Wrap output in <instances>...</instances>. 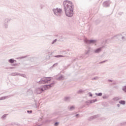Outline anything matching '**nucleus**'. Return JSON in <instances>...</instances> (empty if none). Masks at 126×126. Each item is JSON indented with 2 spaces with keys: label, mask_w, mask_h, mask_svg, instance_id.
Returning a JSON list of instances; mask_svg holds the SVG:
<instances>
[{
  "label": "nucleus",
  "mask_w": 126,
  "mask_h": 126,
  "mask_svg": "<svg viewBox=\"0 0 126 126\" xmlns=\"http://www.w3.org/2000/svg\"><path fill=\"white\" fill-rule=\"evenodd\" d=\"M103 99H108V98H109V95H103L102 96Z\"/></svg>",
  "instance_id": "nucleus-28"
},
{
  "label": "nucleus",
  "mask_w": 126,
  "mask_h": 126,
  "mask_svg": "<svg viewBox=\"0 0 126 126\" xmlns=\"http://www.w3.org/2000/svg\"><path fill=\"white\" fill-rule=\"evenodd\" d=\"M102 49H103V47H99L94 49V54H100V53L102 52Z\"/></svg>",
  "instance_id": "nucleus-9"
},
{
  "label": "nucleus",
  "mask_w": 126,
  "mask_h": 126,
  "mask_svg": "<svg viewBox=\"0 0 126 126\" xmlns=\"http://www.w3.org/2000/svg\"><path fill=\"white\" fill-rule=\"evenodd\" d=\"M9 69H14V68H15V67H9Z\"/></svg>",
  "instance_id": "nucleus-42"
},
{
  "label": "nucleus",
  "mask_w": 126,
  "mask_h": 126,
  "mask_svg": "<svg viewBox=\"0 0 126 126\" xmlns=\"http://www.w3.org/2000/svg\"><path fill=\"white\" fill-rule=\"evenodd\" d=\"M14 63H17L16 60H14Z\"/></svg>",
  "instance_id": "nucleus-52"
},
{
  "label": "nucleus",
  "mask_w": 126,
  "mask_h": 126,
  "mask_svg": "<svg viewBox=\"0 0 126 126\" xmlns=\"http://www.w3.org/2000/svg\"><path fill=\"white\" fill-rule=\"evenodd\" d=\"M64 79V77H63V76L62 75L57 78V80H63Z\"/></svg>",
  "instance_id": "nucleus-14"
},
{
  "label": "nucleus",
  "mask_w": 126,
  "mask_h": 126,
  "mask_svg": "<svg viewBox=\"0 0 126 126\" xmlns=\"http://www.w3.org/2000/svg\"><path fill=\"white\" fill-rule=\"evenodd\" d=\"M119 14H120V15H122V14H123V13H122V12L120 13Z\"/></svg>",
  "instance_id": "nucleus-51"
},
{
  "label": "nucleus",
  "mask_w": 126,
  "mask_h": 126,
  "mask_svg": "<svg viewBox=\"0 0 126 126\" xmlns=\"http://www.w3.org/2000/svg\"><path fill=\"white\" fill-rule=\"evenodd\" d=\"M101 22V20H97L96 21H95V24H99V23H100Z\"/></svg>",
  "instance_id": "nucleus-27"
},
{
  "label": "nucleus",
  "mask_w": 126,
  "mask_h": 126,
  "mask_svg": "<svg viewBox=\"0 0 126 126\" xmlns=\"http://www.w3.org/2000/svg\"><path fill=\"white\" fill-rule=\"evenodd\" d=\"M122 36H123L122 34H118L113 37H111V39H114V38H116V39H118V40H121V39H122Z\"/></svg>",
  "instance_id": "nucleus-11"
},
{
  "label": "nucleus",
  "mask_w": 126,
  "mask_h": 126,
  "mask_svg": "<svg viewBox=\"0 0 126 126\" xmlns=\"http://www.w3.org/2000/svg\"><path fill=\"white\" fill-rule=\"evenodd\" d=\"M51 77H43L40 79L39 81H38L39 84H45L46 83H48L49 81H51Z\"/></svg>",
  "instance_id": "nucleus-4"
},
{
  "label": "nucleus",
  "mask_w": 126,
  "mask_h": 126,
  "mask_svg": "<svg viewBox=\"0 0 126 126\" xmlns=\"http://www.w3.org/2000/svg\"><path fill=\"white\" fill-rule=\"evenodd\" d=\"M93 117H94V120H95V119H97V118H99V117H100V115L97 114V115L93 116Z\"/></svg>",
  "instance_id": "nucleus-20"
},
{
  "label": "nucleus",
  "mask_w": 126,
  "mask_h": 126,
  "mask_svg": "<svg viewBox=\"0 0 126 126\" xmlns=\"http://www.w3.org/2000/svg\"><path fill=\"white\" fill-rule=\"evenodd\" d=\"M67 109L69 111H73L75 108L73 106H71L70 107L68 106Z\"/></svg>",
  "instance_id": "nucleus-15"
},
{
  "label": "nucleus",
  "mask_w": 126,
  "mask_h": 126,
  "mask_svg": "<svg viewBox=\"0 0 126 126\" xmlns=\"http://www.w3.org/2000/svg\"><path fill=\"white\" fill-rule=\"evenodd\" d=\"M54 84H55V82H53L50 84L44 85L43 86L44 89H43V88H36L34 91V93L35 94H41V93H42V92H44V90H47V89H48V88H51V87H52V86H53Z\"/></svg>",
  "instance_id": "nucleus-2"
},
{
  "label": "nucleus",
  "mask_w": 126,
  "mask_h": 126,
  "mask_svg": "<svg viewBox=\"0 0 126 126\" xmlns=\"http://www.w3.org/2000/svg\"><path fill=\"white\" fill-rule=\"evenodd\" d=\"M11 21V18H5L4 20L3 26L4 28H7L8 27V22Z\"/></svg>",
  "instance_id": "nucleus-6"
},
{
  "label": "nucleus",
  "mask_w": 126,
  "mask_h": 126,
  "mask_svg": "<svg viewBox=\"0 0 126 126\" xmlns=\"http://www.w3.org/2000/svg\"><path fill=\"white\" fill-rule=\"evenodd\" d=\"M117 107H118V108H120V104H117Z\"/></svg>",
  "instance_id": "nucleus-46"
},
{
  "label": "nucleus",
  "mask_w": 126,
  "mask_h": 126,
  "mask_svg": "<svg viewBox=\"0 0 126 126\" xmlns=\"http://www.w3.org/2000/svg\"><path fill=\"white\" fill-rule=\"evenodd\" d=\"M65 52H66V51H63V53H65Z\"/></svg>",
  "instance_id": "nucleus-53"
},
{
  "label": "nucleus",
  "mask_w": 126,
  "mask_h": 126,
  "mask_svg": "<svg viewBox=\"0 0 126 126\" xmlns=\"http://www.w3.org/2000/svg\"><path fill=\"white\" fill-rule=\"evenodd\" d=\"M34 102H35V106H36V104H37V100H34Z\"/></svg>",
  "instance_id": "nucleus-48"
},
{
  "label": "nucleus",
  "mask_w": 126,
  "mask_h": 126,
  "mask_svg": "<svg viewBox=\"0 0 126 126\" xmlns=\"http://www.w3.org/2000/svg\"><path fill=\"white\" fill-rule=\"evenodd\" d=\"M95 94L96 96H102V95H103V94L102 93H95Z\"/></svg>",
  "instance_id": "nucleus-23"
},
{
  "label": "nucleus",
  "mask_w": 126,
  "mask_h": 126,
  "mask_svg": "<svg viewBox=\"0 0 126 126\" xmlns=\"http://www.w3.org/2000/svg\"><path fill=\"white\" fill-rule=\"evenodd\" d=\"M119 103L121 105H126V101L125 100H120Z\"/></svg>",
  "instance_id": "nucleus-19"
},
{
  "label": "nucleus",
  "mask_w": 126,
  "mask_h": 126,
  "mask_svg": "<svg viewBox=\"0 0 126 126\" xmlns=\"http://www.w3.org/2000/svg\"><path fill=\"white\" fill-rule=\"evenodd\" d=\"M33 59H34V58L30 57V58H29V60L31 61V60H33Z\"/></svg>",
  "instance_id": "nucleus-44"
},
{
  "label": "nucleus",
  "mask_w": 126,
  "mask_h": 126,
  "mask_svg": "<svg viewBox=\"0 0 126 126\" xmlns=\"http://www.w3.org/2000/svg\"><path fill=\"white\" fill-rule=\"evenodd\" d=\"M8 114H4L1 117V120H5L6 119V117L7 116Z\"/></svg>",
  "instance_id": "nucleus-16"
},
{
  "label": "nucleus",
  "mask_w": 126,
  "mask_h": 126,
  "mask_svg": "<svg viewBox=\"0 0 126 126\" xmlns=\"http://www.w3.org/2000/svg\"><path fill=\"white\" fill-rule=\"evenodd\" d=\"M11 76H22L23 77H25V74H21L17 72H13L10 74Z\"/></svg>",
  "instance_id": "nucleus-8"
},
{
  "label": "nucleus",
  "mask_w": 126,
  "mask_h": 126,
  "mask_svg": "<svg viewBox=\"0 0 126 126\" xmlns=\"http://www.w3.org/2000/svg\"><path fill=\"white\" fill-rule=\"evenodd\" d=\"M18 64H17V63H12L11 64V65L12 66H17L18 65Z\"/></svg>",
  "instance_id": "nucleus-34"
},
{
  "label": "nucleus",
  "mask_w": 126,
  "mask_h": 126,
  "mask_svg": "<svg viewBox=\"0 0 126 126\" xmlns=\"http://www.w3.org/2000/svg\"><path fill=\"white\" fill-rule=\"evenodd\" d=\"M89 95L90 97H92L93 96V94L91 92L89 93Z\"/></svg>",
  "instance_id": "nucleus-41"
},
{
  "label": "nucleus",
  "mask_w": 126,
  "mask_h": 126,
  "mask_svg": "<svg viewBox=\"0 0 126 126\" xmlns=\"http://www.w3.org/2000/svg\"><path fill=\"white\" fill-rule=\"evenodd\" d=\"M108 81L109 82H113V80L110 79L108 80Z\"/></svg>",
  "instance_id": "nucleus-47"
},
{
  "label": "nucleus",
  "mask_w": 126,
  "mask_h": 126,
  "mask_svg": "<svg viewBox=\"0 0 126 126\" xmlns=\"http://www.w3.org/2000/svg\"><path fill=\"white\" fill-rule=\"evenodd\" d=\"M89 100H90V104H92V103H95V102H97V99H92Z\"/></svg>",
  "instance_id": "nucleus-17"
},
{
  "label": "nucleus",
  "mask_w": 126,
  "mask_h": 126,
  "mask_svg": "<svg viewBox=\"0 0 126 126\" xmlns=\"http://www.w3.org/2000/svg\"><path fill=\"white\" fill-rule=\"evenodd\" d=\"M83 107H85V106H83Z\"/></svg>",
  "instance_id": "nucleus-54"
},
{
  "label": "nucleus",
  "mask_w": 126,
  "mask_h": 126,
  "mask_svg": "<svg viewBox=\"0 0 126 126\" xmlns=\"http://www.w3.org/2000/svg\"><path fill=\"white\" fill-rule=\"evenodd\" d=\"M122 90L124 91V92H126V86H124L122 88Z\"/></svg>",
  "instance_id": "nucleus-31"
},
{
  "label": "nucleus",
  "mask_w": 126,
  "mask_h": 126,
  "mask_svg": "<svg viewBox=\"0 0 126 126\" xmlns=\"http://www.w3.org/2000/svg\"><path fill=\"white\" fill-rule=\"evenodd\" d=\"M57 41H58V39H55V40H54L51 43L52 45H53V44H55V43H56Z\"/></svg>",
  "instance_id": "nucleus-32"
},
{
  "label": "nucleus",
  "mask_w": 126,
  "mask_h": 126,
  "mask_svg": "<svg viewBox=\"0 0 126 126\" xmlns=\"http://www.w3.org/2000/svg\"><path fill=\"white\" fill-rule=\"evenodd\" d=\"M93 117H94V120H95V119H97V118H99V117H100V115L97 114V115L93 116Z\"/></svg>",
  "instance_id": "nucleus-21"
},
{
  "label": "nucleus",
  "mask_w": 126,
  "mask_h": 126,
  "mask_svg": "<svg viewBox=\"0 0 126 126\" xmlns=\"http://www.w3.org/2000/svg\"><path fill=\"white\" fill-rule=\"evenodd\" d=\"M13 96V94H11L10 95L6 96H2L0 97V101H1L2 100H5V99H7L8 98H10V97H12Z\"/></svg>",
  "instance_id": "nucleus-12"
},
{
  "label": "nucleus",
  "mask_w": 126,
  "mask_h": 126,
  "mask_svg": "<svg viewBox=\"0 0 126 126\" xmlns=\"http://www.w3.org/2000/svg\"><path fill=\"white\" fill-rule=\"evenodd\" d=\"M84 43H85V44H87V45H91V44H96V43H97V40H95V39H88L87 38H85L84 40Z\"/></svg>",
  "instance_id": "nucleus-5"
},
{
  "label": "nucleus",
  "mask_w": 126,
  "mask_h": 126,
  "mask_svg": "<svg viewBox=\"0 0 126 126\" xmlns=\"http://www.w3.org/2000/svg\"><path fill=\"white\" fill-rule=\"evenodd\" d=\"M5 69H9V67H5Z\"/></svg>",
  "instance_id": "nucleus-49"
},
{
  "label": "nucleus",
  "mask_w": 126,
  "mask_h": 126,
  "mask_svg": "<svg viewBox=\"0 0 126 126\" xmlns=\"http://www.w3.org/2000/svg\"><path fill=\"white\" fill-rule=\"evenodd\" d=\"M62 39H63V37L61 36L60 40H62Z\"/></svg>",
  "instance_id": "nucleus-50"
},
{
  "label": "nucleus",
  "mask_w": 126,
  "mask_h": 126,
  "mask_svg": "<svg viewBox=\"0 0 126 126\" xmlns=\"http://www.w3.org/2000/svg\"><path fill=\"white\" fill-rule=\"evenodd\" d=\"M32 110H27V112L28 113V114H32Z\"/></svg>",
  "instance_id": "nucleus-33"
},
{
  "label": "nucleus",
  "mask_w": 126,
  "mask_h": 126,
  "mask_svg": "<svg viewBox=\"0 0 126 126\" xmlns=\"http://www.w3.org/2000/svg\"><path fill=\"white\" fill-rule=\"evenodd\" d=\"M93 120H94V118L93 117V116H91L88 119V121H89V122H91V121H93Z\"/></svg>",
  "instance_id": "nucleus-24"
},
{
  "label": "nucleus",
  "mask_w": 126,
  "mask_h": 126,
  "mask_svg": "<svg viewBox=\"0 0 126 126\" xmlns=\"http://www.w3.org/2000/svg\"><path fill=\"white\" fill-rule=\"evenodd\" d=\"M107 40H106V42H107Z\"/></svg>",
  "instance_id": "nucleus-55"
},
{
  "label": "nucleus",
  "mask_w": 126,
  "mask_h": 126,
  "mask_svg": "<svg viewBox=\"0 0 126 126\" xmlns=\"http://www.w3.org/2000/svg\"><path fill=\"white\" fill-rule=\"evenodd\" d=\"M64 57H66V56L63 55H56L55 56V58H63Z\"/></svg>",
  "instance_id": "nucleus-22"
},
{
  "label": "nucleus",
  "mask_w": 126,
  "mask_h": 126,
  "mask_svg": "<svg viewBox=\"0 0 126 126\" xmlns=\"http://www.w3.org/2000/svg\"><path fill=\"white\" fill-rule=\"evenodd\" d=\"M84 91L82 90H80L77 92V94H81L83 93Z\"/></svg>",
  "instance_id": "nucleus-25"
},
{
  "label": "nucleus",
  "mask_w": 126,
  "mask_h": 126,
  "mask_svg": "<svg viewBox=\"0 0 126 126\" xmlns=\"http://www.w3.org/2000/svg\"><path fill=\"white\" fill-rule=\"evenodd\" d=\"M59 125H60L59 122H55V124H54L55 126H59Z\"/></svg>",
  "instance_id": "nucleus-38"
},
{
  "label": "nucleus",
  "mask_w": 126,
  "mask_h": 126,
  "mask_svg": "<svg viewBox=\"0 0 126 126\" xmlns=\"http://www.w3.org/2000/svg\"><path fill=\"white\" fill-rule=\"evenodd\" d=\"M44 5H43V4H41L40 5V7L41 9H43V8H44Z\"/></svg>",
  "instance_id": "nucleus-39"
},
{
  "label": "nucleus",
  "mask_w": 126,
  "mask_h": 126,
  "mask_svg": "<svg viewBox=\"0 0 126 126\" xmlns=\"http://www.w3.org/2000/svg\"><path fill=\"white\" fill-rule=\"evenodd\" d=\"M79 116V114H76L75 117H76V118H78V117Z\"/></svg>",
  "instance_id": "nucleus-45"
},
{
  "label": "nucleus",
  "mask_w": 126,
  "mask_h": 126,
  "mask_svg": "<svg viewBox=\"0 0 126 126\" xmlns=\"http://www.w3.org/2000/svg\"><path fill=\"white\" fill-rule=\"evenodd\" d=\"M110 0L106 1L103 2V5L104 7H108V6H110Z\"/></svg>",
  "instance_id": "nucleus-10"
},
{
  "label": "nucleus",
  "mask_w": 126,
  "mask_h": 126,
  "mask_svg": "<svg viewBox=\"0 0 126 126\" xmlns=\"http://www.w3.org/2000/svg\"><path fill=\"white\" fill-rule=\"evenodd\" d=\"M8 63H14V60L13 59H10L8 60Z\"/></svg>",
  "instance_id": "nucleus-18"
},
{
  "label": "nucleus",
  "mask_w": 126,
  "mask_h": 126,
  "mask_svg": "<svg viewBox=\"0 0 126 126\" xmlns=\"http://www.w3.org/2000/svg\"><path fill=\"white\" fill-rule=\"evenodd\" d=\"M121 39H122V40H123V41H126V38H125V36H124V35H123V36H122Z\"/></svg>",
  "instance_id": "nucleus-37"
},
{
  "label": "nucleus",
  "mask_w": 126,
  "mask_h": 126,
  "mask_svg": "<svg viewBox=\"0 0 126 126\" xmlns=\"http://www.w3.org/2000/svg\"><path fill=\"white\" fill-rule=\"evenodd\" d=\"M52 11L54 14H55L56 16H57V17H62V15L63 14V10L62 9L57 7L53 9Z\"/></svg>",
  "instance_id": "nucleus-3"
},
{
  "label": "nucleus",
  "mask_w": 126,
  "mask_h": 126,
  "mask_svg": "<svg viewBox=\"0 0 126 126\" xmlns=\"http://www.w3.org/2000/svg\"><path fill=\"white\" fill-rule=\"evenodd\" d=\"M99 78L98 77H94V78L92 79V80H98Z\"/></svg>",
  "instance_id": "nucleus-35"
},
{
  "label": "nucleus",
  "mask_w": 126,
  "mask_h": 126,
  "mask_svg": "<svg viewBox=\"0 0 126 126\" xmlns=\"http://www.w3.org/2000/svg\"><path fill=\"white\" fill-rule=\"evenodd\" d=\"M113 100H114V101H119V100H120V98H119L118 97H116L113 98Z\"/></svg>",
  "instance_id": "nucleus-29"
},
{
  "label": "nucleus",
  "mask_w": 126,
  "mask_h": 126,
  "mask_svg": "<svg viewBox=\"0 0 126 126\" xmlns=\"http://www.w3.org/2000/svg\"><path fill=\"white\" fill-rule=\"evenodd\" d=\"M125 125H126V122H124V123H121V126H124Z\"/></svg>",
  "instance_id": "nucleus-43"
},
{
  "label": "nucleus",
  "mask_w": 126,
  "mask_h": 126,
  "mask_svg": "<svg viewBox=\"0 0 126 126\" xmlns=\"http://www.w3.org/2000/svg\"><path fill=\"white\" fill-rule=\"evenodd\" d=\"M108 60H105L102 62H99V63H106V62H107Z\"/></svg>",
  "instance_id": "nucleus-40"
},
{
  "label": "nucleus",
  "mask_w": 126,
  "mask_h": 126,
  "mask_svg": "<svg viewBox=\"0 0 126 126\" xmlns=\"http://www.w3.org/2000/svg\"><path fill=\"white\" fill-rule=\"evenodd\" d=\"M85 103L88 106L90 104V100H87V101H85Z\"/></svg>",
  "instance_id": "nucleus-36"
},
{
  "label": "nucleus",
  "mask_w": 126,
  "mask_h": 126,
  "mask_svg": "<svg viewBox=\"0 0 126 126\" xmlns=\"http://www.w3.org/2000/svg\"><path fill=\"white\" fill-rule=\"evenodd\" d=\"M65 15L68 17L73 16V4L72 2L66 0L63 2Z\"/></svg>",
  "instance_id": "nucleus-1"
},
{
  "label": "nucleus",
  "mask_w": 126,
  "mask_h": 126,
  "mask_svg": "<svg viewBox=\"0 0 126 126\" xmlns=\"http://www.w3.org/2000/svg\"><path fill=\"white\" fill-rule=\"evenodd\" d=\"M89 53H90V47H89L88 50L86 51L85 54L78 56L79 60H82V59L85 58V55H89Z\"/></svg>",
  "instance_id": "nucleus-7"
},
{
  "label": "nucleus",
  "mask_w": 126,
  "mask_h": 126,
  "mask_svg": "<svg viewBox=\"0 0 126 126\" xmlns=\"http://www.w3.org/2000/svg\"><path fill=\"white\" fill-rule=\"evenodd\" d=\"M58 63H54L52 67H51V68H53V67H56V66H58Z\"/></svg>",
  "instance_id": "nucleus-26"
},
{
  "label": "nucleus",
  "mask_w": 126,
  "mask_h": 126,
  "mask_svg": "<svg viewBox=\"0 0 126 126\" xmlns=\"http://www.w3.org/2000/svg\"><path fill=\"white\" fill-rule=\"evenodd\" d=\"M71 99V97H70V96H65L64 98V101L65 102H70Z\"/></svg>",
  "instance_id": "nucleus-13"
},
{
  "label": "nucleus",
  "mask_w": 126,
  "mask_h": 126,
  "mask_svg": "<svg viewBox=\"0 0 126 126\" xmlns=\"http://www.w3.org/2000/svg\"><path fill=\"white\" fill-rule=\"evenodd\" d=\"M27 56H22V57H19L18 59H20V60L22 59H25V58H27Z\"/></svg>",
  "instance_id": "nucleus-30"
}]
</instances>
